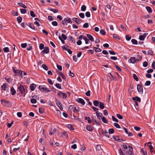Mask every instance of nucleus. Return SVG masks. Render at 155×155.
Segmentation results:
<instances>
[{"label":"nucleus","instance_id":"obj_46","mask_svg":"<svg viewBox=\"0 0 155 155\" xmlns=\"http://www.w3.org/2000/svg\"><path fill=\"white\" fill-rule=\"evenodd\" d=\"M12 14L14 16H18V12L15 11H13L12 12Z\"/></svg>","mask_w":155,"mask_h":155},{"label":"nucleus","instance_id":"obj_24","mask_svg":"<svg viewBox=\"0 0 155 155\" xmlns=\"http://www.w3.org/2000/svg\"><path fill=\"white\" fill-rule=\"evenodd\" d=\"M146 9L147 11L149 13H151L152 12V10L151 8L149 6H146Z\"/></svg>","mask_w":155,"mask_h":155},{"label":"nucleus","instance_id":"obj_14","mask_svg":"<svg viewBox=\"0 0 155 155\" xmlns=\"http://www.w3.org/2000/svg\"><path fill=\"white\" fill-rule=\"evenodd\" d=\"M87 36L89 40H91V41H94V38L91 35L87 34Z\"/></svg>","mask_w":155,"mask_h":155},{"label":"nucleus","instance_id":"obj_29","mask_svg":"<svg viewBox=\"0 0 155 155\" xmlns=\"http://www.w3.org/2000/svg\"><path fill=\"white\" fill-rule=\"evenodd\" d=\"M67 19L66 18H64L63 20L62 21V24L64 25H67Z\"/></svg>","mask_w":155,"mask_h":155},{"label":"nucleus","instance_id":"obj_27","mask_svg":"<svg viewBox=\"0 0 155 155\" xmlns=\"http://www.w3.org/2000/svg\"><path fill=\"white\" fill-rule=\"evenodd\" d=\"M67 127L70 130H74L73 126L71 124H68L67 126Z\"/></svg>","mask_w":155,"mask_h":155},{"label":"nucleus","instance_id":"obj_16","mask_svg":"<svg viewBox=\"0 0 155 155\" xmlns=\"http://www.w3.org/2000/svg\"><path fill=\"white\" fill-rule=\"evenodd\" d=\"M26 24L32 29L34 30H35V27L33 24L32 23H29L28 24Z\"/></svg>","mask_w":155,"mask_h":155},{"label":"nucleus","instance_id":"obj_19","mask_svg":"<svg viewBox=\"0 0 155 155\" xmlns=\"http://www.w3.org/2000/svg\"><path fill=\"white\" fill-rule=\"evenodd\" d=\"M99 104V107L100 109H103L104 108V104L103 103L101 102H100Z\"/></svg>","mask_w":155,"mask_h":155},{"label":"nucleus","instance_id":"obj_37","mask_svg":"<svg viewBox=\"0 0 155 155\" xmlns=\"http://www.w3.org/2000/svg\"><path fill=\"white\" fill-rule=\"evenodd\" d=\"M55 102L57 105L58 107L60 106V105H62V104L58 100H56Z\"/></svg>","mask_w":155,"mask_h":155},{"label":"nucleus","instance_id":"obj_42","mask_svg":"<svg viewBox=\"0 0 155 155\" xmlns=\"http://www.w3.org/2000/svg\"><path fill=\"white\" fill-rule=\"evenodd\" d=\"M55 86L58 89H61V85L59 83H57L55 84Z\"/></svg>","mask_w":155,"mask_h":155},{"label":"nucleus","instance_id":"obj_9","mask_svg":"<svg viewBox=\"0 0 155 155\" xmlns=\"http://www.w3.org/2000/svg\"><path fill=\"white\" fill-rule=\"evenodd\" d=\"M44 50L41 52V54H44V53L48 54L49 52V48L48 47H45Z\"/></svg>","mask_w":155,"mask_h":155},{"label":"nucleus","instance_id":"obj_12","mask_svg":"<svg viewBox=\"0 0 155 155\" xmlns=\"http://www.w3.org/2000/svg\"><path fill=\"white\" fill-rule=\"evenodd\" d=\"M36 85L34 84H31L30 86V87L31 90V91H34L35 90L36 87Z\"/></svg>","mask_w":155,"mask_h":155},{"label":"nucleus","instance_id":"obj_54","mask_svg":"<svg viewBox=\"0 0 155 155\" xmlns=\"http://www.w3.org/2000/svg\"><path fill=\"white\" fill-rule=\"evenodd\" d=\"M125 37L126 40L127 41L130 40L131 38V37L129 35H126Z\"/></svg>","mask_w":155,"mask_h":155},{"label":"nucleus","instance_id":"obj_8","mask_svg":"<svg viewBox=\"0 0 155 155\" xmlns=\"http://www.w3.org/2000/svg\"><path fill=\"white\" fill-rule=\"evenodd\" d=\"M76 101L78 103L81 104L82 105H84L85 104V101L82 98H78L76 100Z\"/></svg>","mask_w":155,"mask_h":155},{"label":"nucleus","instance_id":"obj_31","mask_svg":"<svg viewBox=\"0 0 155 155\" xmlns=\"http://www.w3.org/2000/svg\"><path fill=\"white\" fill-rule=\"evenodd\" d=\"M45 111V109L42 108V107H40L39 108V112L41 114H43Z\"/></svg>","mask_w":155,"mask_h":155},{"label":"nucleus","instance_id":"obj_4","mask_svg":"<svg viewBox=\"0 0 155 155\" xmlns=\"http://www.w3.org/2000/svg\"><path fill=\"white\" fill-rule=\"evenodd\" d=\"M1 104L5 107H9L11 105V103L10 102L6 101L4 100H1Z\"/></svg>","mask_w":155,"mask_h":155},{"label":"nucleus","instance_id":"obj_17","mask_svg":"<svg viewBox=\"0 0 155 155\" xmlns=\"http://www.w3.org/2000/svg\"><path fill=\"white\" fill-rule=\"evenodd\" d=\"M72 20L78 24H80L81 23V21L77 18H74Z\"/></svg>","mask_w":155,"mask_h":155},{"label":"nucleus","instance_id":"obj_41","mask_svg":"<svg viewBox=\"0 0 155 155\" xmlns=\"http://www.w3.org/2000/svg\"><path fill=\"white\" fill-rule=\"evenodd\" d=\"M30 15L33 17H35L36 16V15L34 12L32 11H31L30 12Z\"/></svg>","mask_w":155,"mask_h":155},{"label":"nucleus","instance_id":"obj_22","mask_svg":"<svg viewBox=\"0 0 155 155\" xmlns=\"http://www.w3.org/2000/svg\"><path fill=\"white\" fill-rule=\"evenodd\" d=\"M93 49L96 52H100L101 51V49L98 48L94 47Z\"/></svg>","mask_w":155,"mask_h":155},{"label":"nucleus","instance_id":"obj_56","mask_svg":"<svg viewBox=\"0 0 155 155\" xmlns=\"http://www.w3.org/2000/svg\"><path fill=\"white\" fill-rule=\"evenodd\" d=\"M148 65V62L146 61H144L143 63V66L144 67H146Z\"/></svg>","mask_w":155,"mask_h":155},{"label":"nucleus","instance_id":"obj_50","mask_svg":"<svg viewBox=\"0 0 155 155\" xmlns=\"http://www.w3.org/2000/svg\"><path fill=\"white\" fill-rule=\"evenodd\" d=\"M4 51L5 52H8L9 51V48L8 47H5L3 48Z\"/></svg>","mask_w":155,"mask_h":155},{"label":"nucleus","instance_id":"obj_55","mask_svg":"<svg viewBox=\"0 0 155 155\" xmlns=\"http://www.w3.org/2000/svg\"><path fill=\"white\" fill-rule=\"evenodd\" d=\"M62 38H63L64 40H66L67 39V36L66 35L64 34H62L61 35Z\"/></svg>","mask_w":155,"mask_h":155},{"label":"nucleus","instance_id":"obj_53","mask_svg":"<svg viewBox=\"0 0 155 155\" xmlns=\"http://www.w3.org/2000/svg\"><path fill=\"white\" fill-rule=\"evenodd\" d=\"M31 102L32 104H35L36 103L37 101L35 99L32 98L31 100Z\"/></svg>","mask_w":155,"mask_h":155},{"label":"nucleus","instance_id":"obj_49","mask_svg":"<svg viewBox=\"0 0 155 155\" xmlns=\"http://www.w3.org/2000/svg\"><path fill=\"white\" fill-rule=\"evenodd\" d=\"M79 16L82 18H84V13H81L79 14Z\"/></svg>","mask_w":155,"mask_h":155},{"label":"nucleus","instance_id":"obj_35","mask_svg":"<svg viewBox=\"0 0 155 155\" xmlns=\"http://www.w3.org/2000/svg\"><path fill=\"white\" fill-rule=\"evenodd\" d=\"M42 67L46 71H47L48 69L47 66L45 64H42Z\"/></svg>","mask_w":155,"mask_h":155},{"label":"nucleus","instance_id":"obj_5","mask_svg":"<svg viewBox=\"0 0 155 155\" xmlns=\"http://www.w3.org/2000/svg\"><path fill=\"white\" fill-rule=\"evenodd\" d=\"M57 94L60 97L63 99H66L67 97V95L66 93H63L61 91H58Z\"/></svg>","mask_w":155,"mask_h":155},{"label":"nucleus","instance_id":"obj_45","mask_svg":"<svg viewBox=\"0 0 155 155\" xmlns=\"http://www.w3.org/2000/svg\"><path fill=\"white\" fill-rule=\"evenodd\" d=\"M100 33L103 35H105L106 34L105 31L103 29H101L100 30Z\"/></svg>","mask_w":155,"mask_h":155},{"label":"nucleus","instance_id":"obj_6","mask_svg":"<svg viewBox=\"0 0 155 155\" xmlns=\"http://www.w3.org/2000/svg\"><path fill=\"white\" fill-rule=\"evenodd\" d=\"M137 90L139 93L140 94H142L143 93V85L141 83V85L140 84H138L137 85Z\"/></svg>","mask_w":155,"mask_h":155},{"label":"nucleus","instance_id":"obj_1","mask_svg":"<svg viewBox=\"0 0 155 155\" xmlns=\"http://www.w3.org/2000/svg\"><path fill=\"white\" fill-rule=\"evenodd\" d=\"M137 57H139V59H136L135 57H132L129 60V61L132 64H134L137 61L138 62L140 61L142 59L141 56L138 55H137Z\"/></svg>","mask_w":155,"mask_h":155},{"label":"nucleus","instance_id":"obj_52","mask_svg":"<svg viewBox=\"0 0 155 155\" xmlns=\"http://www.w3.org/2000/svg\"><path fill=\"white\" fill-rule=\"evenodd\" d=\"M153 52L151 50H149L147 52L148 55H153Z\"/></svg>","mask_w":155,"mask_h":155},{"label":"nucleus","instance_id":"obj_43","mask_svg":"<svg viewBox=\"0 0 155 155\" xmlns=\"http://www.w3.org/2000/svg\"><path fill=\"white\" fill-rule=\"evenodd\" d=\"M5 78V80H6L8 82L9 84H10L11 83L12 81V79L10 78Z\"/></svg>","mask_w":155,"mask_h":155},{"label":"nucleus","instance_id":"obj_61","mask_svg":"<svg viewBox=\"0 0 155 155\" xmlns=\"http://www.w3.org/2000/svg\"><path fill=\"white\" fill-rule=\"evenodd\" d=\"M119 136H113V137L114 139L115 140L117 141V139L119 138Z\"/></svg>","mask_w":155,"mask_h":155},{"label":"nucleus","instance_id":"obj_20","mask_svg":"<svg viewBox=\"0 0 155 155\" xmlns=\"http://www.w3.org/2000/svg\"><path fill=\"white\" fill-rule=\"evenodd\" d=\"M69 108L71 110H72L74 112L76 110V107H74L73 105H70L69 107Z\"/></svg>","mask_w":155,"mask_h":155},{"label":"nucleus","instance_id":"obj_2","mask_svg":"<svg viewBox=\"0 0 155 155\" xmlns=\"http://www.w3.org/2000/svg\"><path fill=\"white\" fill-rule=\"evenodd\" d=\"M18 89L20 92L23 95V97L25 96L26 93L27 92H25V90L23 85L21 84L20 86H18Z\"/></svg>","mask_w":155,"mask_h":155},{"label":"nucleus","instance_id":"obj_51","mask_svg":"<svg viewBox=\"0 0 155 155\" xmlns=\"http://www.w3.org/2000/svg\"><path fill=\"white\" fill-rule=\"evenodd\" d=\"M114 125L115 127L116 128H120V125L117 123H115L114 124Z\"/></svg>","mask_w":155,"mask_h":155},{"label":"nucleus","instance_id":"obj_11","mask_svg":"<svg viewBox=\"0 0 155 155\" xmlns=\"http://www.w3.org/2000/svg\"><path fill=\"white\" fill-rule=\"evenodd\" d=\"M132 99L135 101H138L139 102H141V99L140 98L137 96H136L135 97H132Z\"/></svg>","mask_w":155,"mask_h":155},{"label":"nucleus","instance_id":"obj_18","mask_svg":"<svg viewBox=\"0 0 155 155\" xmlns=\"http://www.w3.org/2000/svg\"><path fill=\"white\" fill-rule=\"evenodd\" d=\"M7 84L6 83L3 84L1 86L2 89L3 91H5L6 88Z\"/></svg>","mask_w":155,"mask_h":155},{"label":"nucleus","instance_id":"obj_40","mask_svg":"<svg viewBox=\"0 0 155 155\" xmlns=\"http://www.w3.org/2000/svg\"><path fill=\"white\" fill-rule=\"evenodd\" d=\"M51 11H52L54 13H56L58 12V10L56 9L50 8L49 9Z\"/></svg>","mask_w":155,"mask_h":155},{"label":"nucleus","instance_id":"obj_33","mask_svg":"<svg viewBox=\"0 0 155 155\" xmlns=\"http://www.w3.org/2000/svg\"><path fill=\"white\" fill-rule=\"evenodd\" d=\"M131 41L133 44L137 45L138 43L137 41L134 39H133L131 40Z\"/></svg>","mask_w":155,"mask_h":155},{"label":"nucleus","instance_id":"obj_47","mask_svg":"<svg viewBox=\"0 0 155 155\" xmlns=\"http://www.w3.org/2000/svg\"><path fill=\"white\" fill-rule=\"evenodd\" d=\"M133 77L134 79L136 81H138V78L137 75L136 74H133Z\"/></svg>","mask_w":155,"mask_h":155},{"label":"nucleus","instance_id":"obj_57","mask_svg":"<svg viewBox=\"0 0 155 155\" xmlns=\"http://www.w3.org/2000/svg\"><path fill=\"white\" fill-rule=\"evenodd\" d=\"M39 48L41 50L44 48V45L43 44H40L39 45Z\"/></svg>","mask_w":155,"mask_h":155},{"label":"nucleus","instance_id":"obj_21","mask_svg":"<svg viewBox=\"0 0 155 155\" xmlns=\"http://www.w3.org/2000/svg\"><path fill=\"white\" fill-rule=\"evenodd\" d=\"M84 119L86 120H87L89 124H90L92 122V120H91L90 117H84Z\"/></svg>","mask_w":155,"mask_h":155},{"label":"nucleus","instance_id":"obj_58","mask_svg":"<svg viewBox=\"0 0 155 155\" xmlns=\"http://www.w3.org/2000/svg\"><path fill=\"white\" fill-rule=\"evenodd\" d=\"M85 15L88 18L90 17L91 16V14L90 12H87L85 13Z\"/></svg>","mask_w":155,"mask_h":155},{"label":"nucleus","instance_id":"obj_10","mask_svg":"<svg viewBox=\"0 0 155 155\" xmlns=\"http://www.w3.org/2000/svg\"><path fill=\"white\" fill-rule=\"evenodd\" d=\"M86 128L88 131H93L94 127L90 125H86Z\"/></svg>","mask_w":155,"mask_h":155},{"label":"nucleus","instance_id":"obj_59","mask_svg":"<svg viewBox=\"0 0 155 155\" xmlns=\"http://www.w3.org/2000/svg\"><path fill=\"white\" fill-rule=\"evenodd\" d=\"M117 116L119 119H122L123 118V116L119 114H117Z\"/></svg>","mask_w":155,"mask_h":155},{"label":"nucleus","instance_id":"obj_30","mask_svg":"<svg viewBox=\"0 0 155 155\" xmlns=\"http://www.w3.org/2000/svg\"><path fill=\"white\" fill-rule=\"evenodd\" d=\"M145 38V36L143 35H140L139 37V39L141 41L144 40Z\"/></svg>","mask_w":155,"mask_h":155},{"label":"nucleus","instance_id":"obj_62","mask_svg":"<svg viewBox=\"0 0 155 155\" xmlns=\"http://www.w3.org/2000/svg\"><path fill=\"white\" fill-rule=\"evenodd\" d=\"M112 120L115 122H118V120L114 116H112Z\"/></svg>","mask_w":155,"mask_h":155},{"label":"nucleus","instance_id":"obj_48","mask_svg":"<svg viewBox=\"0 0 155 155\" xmlns=\"http://www.w3.org/2000/svg\"><path fill=\"white\" fill-rule=\"evenodd\" d=\"M113 37L114 38L117 39L119 40H120V38L119 37V36L117 34H113Z\"/></svg>","mask_w":155,"mask_h":155},{"label":"nucleus","instance_id":"obj_32","mask_svg":"<svg viewBox=\"0 0 155 155\" xmlns=\"http://www.w3.org/2000/svg\"><path fill=\"white\" fill-rule=\"evenodd\" d=\"M92 121L93 122V125H94L95 124L97 125L100 126L101 125L96 120H93Z\"/></svg>","mask_w":155,"mask_h":155},{"label":"nucleus","instance_id":"obj_44","mask_svg":"<svg viewBox=\"0 0 155 155\" xmlns=\"http://www.w3.org/2000/svg\"><path fill=\"white\" fill-rule=\"evenodd\" d=\"M86 8V7L85 5H83L82 6L81 10L82 11H85Z\"/></svg>","mask_w":155,"mask_h":155},{"label":"nucleus","instance_id":"obj_23","mask_svg":"<svg viewBox=\"0 0 155 155\" xmlns=\"http://www.w3.org/2000/svg\"><path fill=\"white\" fill-rule=\"evenodd\" d=\"M17 4L19 6H21L25 8H27V6L22 2L18 3Z\"/></svg>","mask_w":155,"mask_h":155},{"label":"nucleus","instance_id":"obj_38","mask_svg":"<svg viewBox=\"0 0 155 155\" xmlns=\"http://www.w3.org/2000/svg\"><path fill=\"white\" fill-rule=\"evenodd\" d=\"M109 133L110 134H112L114 133V130L113 128L109 129L108 130Z\"/></svg>","mask_w":155,"mask_h":155},{"label":"nucleus","instance_id":"obj_60","mask_svg":"<svg viewBox=\"0 0 155 155\" xmlns=\"http://www.w3.org/2000/svg\"><path fill=\"white\" fill-rule=\"evenodd\" d=\"M151 84V82L150 81H147L145 84V86H149Z\"/></svg>","mask_w":155,"mask_h":155},{"label":"nucleus","instance_id":"obj_28","mask_svg":"<svg viewBox=\"0 0 155 155\" xmlns=\"http://www.w3.org/2000/svg\"><path fill=\"white\" fill-rule=\"evenodd\" d=\"M102 120L103 122L105 124H107L108 123V120L106 119V117H103L102 118Z\"/></svg>","mask_w":155,"mask_h":155},{"label":"nucleus","instance_id":"obj_13","mask_svg":"<svg viewBox=\"0 0 155 155\" xmlns=\"http://www.w3.org/2000/svg\"><path fill=\"white\" fill-rule=\"evenodd\" d=\"M68 40L69 41H71V42L73 43H74L75 42V39L72 36H70L68 37Z\"/></svg>","mask_w":155,"mask_h":155},{"label":"nucleus","instance_id":"obj_39","mask_svg":"<svg viewBox=\"0 0 155 155\" xmlns=\"http://www.w3.org/2000/svg\"><path fill=\"white\" fill-rule=\"evenodd\" d=\"M141 152L142 153L143 155H147L146 151H144L143 148L141 149Z\"/></svg>","mask_w":155,"mask_h":155},{"label":"nucleus","instance_id":"obj_26","mask_svg":"<svg viewBox=\"0 0 155 155\" xmlns=\"http://www.w3.org/2000/svg\"><path fill=\"white\" fill-rule=\"evenodd\" d=\"M93 102L94 105L96 107L98 106L100 103V102H98L97 100L94 101Z\"/></svg>","mask_w":155,"mask_h":155},{"label":"nucleus","instance_id":"obj_64","mask_svg":"<svg viewBox=\"0 0 155 155\" xmlns=\"http://www.w3.org/2000/svg\"><path fill=\"white\" fill-rule=\"evenodd\" d=\"M119 153L120 155H125L123 153L122 150L120 149L119 150Z\"/></svg>","mask_w":155,"mask_h":155},{"label":"nucleus","instance_id":"obj_3","mask_svg":"<svg viewBox=\"0 0 155 155\" xmlns=\"http://www.w3.org/2000/svg\"><path fill=\"white\" fill-rule=\"evenodd\" d=\"M38 88L41 91L44 93H47L50 91L48 88H47L45 85H40Z\"/></svg>","mask_w":155,"mask_h":155},{"label":"nucleus","instance_id":"obj_15","mask_svg":"<svg viewBox=\"0 0 155 155\" xmlns=\"http://www.w3.org/2000/svg\"><path fill=\"white\" fill-rule=\"evenodd\" d=\"M10 91L11 92V94L13 95H15L16 93V91L13 87L11 88Z\"/></svg>","mask_w":155,"mask_h":155},{"label":"nucleus","instance_id":"obj_7","mask_svg":"<svg viewBox=\"0 0 155 155\" xmlns=\"http://www.w3.org/2000/svg\"><path fill=\"white\" fill-rule=\"evenodd\" d=\"M12 69L14 73L15 74V75H14V76H15L19 74H20L21 75L22 74L23 72L19 70H16L15 68L14 67L12 68Z\"/></svg>","mask_w":155,"mask_h":155},{"label":"nucleus","instance_id":"obj_25","mask_svg":"<svg viewBox=\"0 0 155 155\" xmlns=\"http://www.w3.org/2000/svg\"><path fill=\"white\" fill-rule=\"evenodd\" d=\"M96 114L98 119H99V120H101V119H102V117H101V116H101V115H99L98 111H96Z\"/></svg>","mask_w":155,"mask_h":155},{"label":"nucleus","instance_id":"obj_63","mask_svg":"<svg viewBox=\"0 0 155 155\" xmlns=\"http://www.w3.org/2000/svg\"><path fill=\"white\" fill-rule=\"evenodd\" d=\"M52 24L54 26H57L58 25V23L56 21H54L52 22Z\"/></svg>","mask_w":155,"mask_h":155},{"label":"nucleus","instance_id":"obj_34","mask_svg":"<svg viewBox=\"0 0 155 155\" xmlns=\"http://www.w3.org/2000/svg\"><path fill=\"white\" fill-rule=\"evenodd\" d=\"M17 21H18V23H20L22 21V18L21 16L18 17L17 18Z\"/></svg>","mask_w":155,"mask_h":155},{"label":"nucleus","instance_id":"obj_36","mask_svg":"<svg viewBox=\"0 0 155 155\" xmlns=\"http://www.w3.org/2000/svg\"><path fill=\"white\" fill-rule=\"evenodd\" d=\"M21 12L23 14H25L26 13L27 10L25 9L21 8L20 9Z\"/></svg>","mask_w":155,"mask_h":155}]
</instances>
